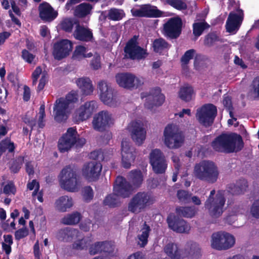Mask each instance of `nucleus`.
<instances>
[{
    "label": "nucleus",
    "mask_w": 259,
    "mask_h": 259,
    "mask_svg": "<svg viewBox=\"0 0 259 259\" xmlns=\"http://www.w3.org/2000/svg\"><path fill=\"white\" fill-rule=\"evenodd\" d=\"M211 146L215 152L229 154L241 151L244 147V143L239 134L222 133L212 141Z\"/></svg>",
    "instance_id": "obj_1"
},
{
    "label": "nucleus",
    "mask_w": 259,
    "mask_h": 259,
    "mask_svg": "<svg viewBox=\"0 0 259 259\" xmlns=\"http://www.w3.org/2000/svg\"><path fill=\"white\" fill-rule=\"evenodd\" d=\"M113 187V194L107 195L103 201L105 205L114 207L118 203V196L126 198L130 196L133 192V187L122 176H118L115 181Z\"/></svg>",
    "instance_id": "obj_2"
},
{
    "label": "nucleus",
    "mask_w": 259,
    "mask_h": 259,
    "mask_svg": "<svg viewBox=\"0 0 259 259\" xmlns=\"http://www.w3.org/2000/svg\"><path fill=\"white\" fill-rule=\"evenodd\" d=\"M193 173L197 179L210 184L215 183L219 176L216 164L212 161L206 160L195 165Z\"/></svg>",
    "instance_id": "obj_3"
},
{
    "label": "nucleus",
    "mask_w": 259,
    "mask_h": 259,
    "mask_svg": "<svg viewBox=\"0 0 259 259\" xmlns=\"http://www.w3.org/2000/svg\"><path fill=\"white\" fill-rule=\"evenodd\" d=\"M149 159L154 172L156 174H164L160 179V181L157 178L153 179L152 182L153 185L152 186V187L155 188L161 182L166 181V177L164 174L167 167V163L163 153L158 149L152 150L150 154Z\"/></svg>",
    "instance_id": "obj_4"
},
{
    "label": "nucleus",
    "mask_w": 259,
    "mask_h": 259,
    "mask_svg": "<svg viewBox=\"0 0 259 259\" xmlns=\"http://www.w3.org/2000/svg\"><path fill=\"white\" fill-rule=\"evenodd\" d=\"M215 190L214 189L210 191L209 196L205 202L204 206L208 210L210 217L213 218H218L224 212L226 198L223 191L219 190L215 195Z\"/></svg>",
    "instance_id": "obj_5"
},
{
    "label": "nucleus",
    "mask_w": 259,
    "mask_h": 259,
    "mask_svg": "<svg viewBox=\"0 0 259 259\" xmlns=\"http://www.w3.org/2000/svg\"><path fill=\"white\" fill-rule=\"evenodd\" d=\"M85 143L86 140L84 138L79 137L76 128L69 127L59 139L58 147L59 151L64 153L70 150L74 145L77 148H81Z\"/></svg>",
    "instance_id": "obj_6"
},
{
    "label": "nucleus",
    "mask_w": 259,
    "mask_h": 259,
    "mask_svg": "<svg viewBox=\"0 0 259 259\" xmlns=\"http://www.w3.org/2000/svg\"><path fill=\"white\" fill-rule=\"evenodd\" d=\"M155 201L152 192H139L131 199L128 204V210L134 213H138L146 207L152 205Z\"/></svg>",
    "instance_id": "obj_7"
},
{
    "label": "nucleus",
    "mask_w": 259,
    "mask_h": 259,
    "mask_svg": "<svg viewBox=\"0 0 259 259\" xmlns=\"http://www.w3.org/2000/svg\"><path fill=\"white\" fill-rule=\"evenodd\" d=\"M59 182L61 187L69 192H75L79 185V177L70 165L63 168L59 175Z\"/></svg>",
    "instance_id": "obj_8"
},
{
    "label": "nucleus",
    "mask_w": 259,
    "mask_h": 259,
    "mask_svg": "<svg viewBox=\"0 0 259 259\" xmlns=\"http://www.w3.org/2000/svg\"><path fill=\"white\" fill-rule=\"evenodd\" d=\"M78 100L77 94L71 92L66 98H60L56 101L54 107V119L58 122L65 121L67 119V110L70 103H75Z\"/></svg>",
    "instance_id": "obj_9"
},
{
    "label": "nucleus",
    "mask_w": 259,
    "mask_h": 259,
    "mask_svg": "<svg viewBox=\"0 0 259 259\" xmlns=\"http://www.w3.org/2000/svg\"><path fill=\"white\" fill-rule=\"evenodd\" d=\"M164 142L169 149H178L184 142L185 137L180 131L177 125L174 124H167L163 132Z\"/></svg>",
    "instance_id": "obj_10"
},
{
    "label": "nucleus",
    "mask_w": 259,
    "mask_h": 259,
    "mask_svg": "<svg viewBox=\"0 0 259 259\" xmlns=\"http://www.w3.org/2000/svg\"><path fill=\"white\" fill-rule=\"evenodd\" d=\"M235 243V237L229 233L218 232L211 236V247L218 250L228 249L233 247Z\"/></svg>",
    "instance_id": "obj_11"
},
{
    "label": "nucleus",
    "mask_w": 259,
    "mask_h": 259,
    "mask_svg": "<svg viewBox=\"0 0 259 259\" xmlns=\"http://www.w3.org/2000/svg\"><path fill=\"white\" fill-rule=\"evenodd\" d=\"M217 115V107L212 104H206L197 110L196 116L199 122L205 127L211 126Z\"/></svg>",
    "instance_id": "obj_12"
},
{
    "label": "nucleus",
    "mask_w": 259,
    "mask_h": 259,
    "mask_svg": "<svg viewBox=\"0 0 259 259\" xmlns=\"http://www.w3.org/2000/svg\"><path fill=\"white\" fill-rule=\"evenodd\" d=\"M139 35H135L130 39L124 48L125 56L132 60L145 58L147 54L146 50L138 45Z\"/></svg>",
    "instance_id": "obj_13"
},
{
    "label": "nucleus",
    "mask_w": 259,
    "mask_h": 259,
    "mask_svg": "<svg viewBox=\"0 0 259 259\" xmlns=\"http://www.w3.org/2000/svg\"><path fill=\"white\" fill-rule=\"evenodd\" d=\"M183 22L179 17L170 18L163 24V34L170 39L178 38L182 33Z\"/></svg>",
    "instance_id": "obj_14"
},
{
    "label": "nucleus",
    "mask_w": 259,
    "mask_h": 259,
    "mask_svg": "<svg viewBox=\"0 0 259 259\" xmlns=\"http://www.w3.org/2000/svg\"><path fill=\"white\" fill-rule=\"evenodd\" d=\"M161 90L159 87H156L151 89L149 93H141V98H146L145 107L148 109H152L154 106L162 105L165 100V96L161 94Z\"/></svg>",
    "instance_id": "obj_15"
},
{
    "label": "nucleus",
    "mask_w": 259,
    "mask_h": 259,
    "mask_svg": "<svg viewBox=\"0 0 259 259\" xmlns=\"http://www.w3.org/2000/svg\"><path fill=\"white\" fill-rule=\"evenodd\" d=\"M117 83L123 88L132 90L138 88L144 84L143 79L136 77L134 74L128 73H118L115 76Z\"/></svg>",
    "instance_id": "obj_16"
},
{
    "label": "nucleus",
    "mask_w": 259,
    "mask_h": 259,
    "mask_svg": "<svg viewBox=\"0 0 259 259\" xmlns=\"http://www.w3.org/2000/svg\"><path fill=\"white\" fill-rule=\"evenodd\" d=\"M179 217L173 213H169L166 219L168 227L177 233H188L191 229L189 224Z\"/></svg>",
    "instance_id": "obj_17"
},
{
    "label": "nucleus",
    "mask_w": 259,
    "mask_h": 259,
    "mask_svg": "<svg viewBox=\"0 0 259 259\" xmlns=\"http://www.w3.org/2000/svg\"><path fill=\"white\" fill-rule=\"evenodd\" d=\"M72 49V42L67 39H63L54 44L53 55L55 59L61 60L67 57Z\"/></svg>",
    "instance_id": "obj_18"
},
{
    "label": "nucleus",
    "mask_w": 259,
    "mask_h": 259,
    "mask_svg": "<svg viewBox=\"0 0 259 259\" xmlns=\"http://www.w3.org/2000/svg\"><path fill=\"white\" fill-rule=\"evenodd\" d=\"M92 123L96 131L104 132L113 123L112 115L107 111H100L94 117Z\"/></svg>",
    "instance_id": "obj_19"
},
{
    "label": "nucleus",
    "mask_w": 259,
    "mask_h": 259,
    "mask_svg": "<svg viewBox=\"0 0 259 259\" xmlns=\"http://www.w3.org/2000/svg\"><path fill=\"white\" fill-rule=\"evenodd\" d=\"M102 169L100 162L91 161L84 164L82 174L89 182H95L98 180Z\"/></svg>",
    "instance_id": "obj_20"
},
{
    "label": "nucleus",
    "mask_w": 259,
    "mask_h": 259,
    "mask_svg": "<svg viewBox=\"0 0 259 259\" xmlns=\"http://www.w3.org/2000/svg\"><path fill=\"white\" fill-rule=\"evenodd\" d=\"M97 89L100 93V99L105 104L111 106L114 103L116 92L108 85L105 81H100L98 83Z\"/></svg>",
    "instance_id": "obj_21"
},
{
    "label": "nucleus",
    "mask_w": 259,
    "mask_h": 259,
    "mask_svg": "<svg viewBox=\"0 0 259 259\" xmlns=\"http://www.w3.org/2000/svg\"><path fill=\"white\" fill-rule=\"evenodd\" d=\"M97 108L96 102L91 101L85 102L77 109L74 113V118L76 122L85 120L91 117Z\"/></svg>",
    "instance_id": "obj_22"
},
{
    "label": "nucleus",
    "mask_w": 259,
    "mask_h": 259,
    "mask_svg": "<svg viewBox=\"0 0 259 259\" xmlns=\"http://www.w3.org/2000/svg\"><path fill=\"white\" fill-rule=\"evenodd\" d=\"M131 13L134 17L146 18H159L163 14L157 7L150 4L142 5L139 9H132Z\"/></svg>",
    "instance_id": "obj_23"
},
{
    "label": "nucleus",
    "mask_w": 259,
    "mask_h": 259,
    "mask_svg": "<svg viewBox=\"0 0 259 259\" xmlns=\"http://www.w3.org/2000/svg\"><path fill=\"white\" fill-rule=\"evenodd\" d=\"M131 137L138 145H141L146 139V131L143 124L138 121H133L128 126Z\"/></svg>",
    "instance_id": "obj_24"
},
{
    "label": "nucleus",
    "mask_w": 259,
    "mask_h": 259,
    "mask_svg": "<svg viewBox=\"0 0 259 259\" xmlns=\"http://www.w3.org/2000/svg\"><path fill=\"white\" fill-rule=\"evenodd\" d=\"M38 10L39 17L45 22H51L58 16V13L48 3L44 2L40 4Z\"/></svg>",
    "instance_id": "obj_25"
},
{
    "label": "nucleus",
    "mask_w": 259,
    "mask_h": 259,
    "mask_svg": "<svg viewBox=\"0 0 259 259\" xmlns=\"http://www.w3.org/2000/svg\"><path fill=\"white\" fill-rule=\"evenodd\" d=\"M237 14L231 12L226 22V30L229 32H233L240 27L243 19V11L239 7L236 9Z\"/></svg>",
    "instance_id": "obj_26"
},
{
    "label": "nucleus",
    "mask_w": 259,
    "mask_h": 259,
    "mask_svg": "<svg viewBox=\"0 0 259 259\" xmlns=\"http://www.w3.org/2000/svg\"><path fill=\"white\" fill-rule=\"evenodd\" d=\"M75 30L73 32L74 38L78 40L88 42L92 40L93 35L92 31L88 28L81 25L78 21H75Z\"/></svg>",
    "instance_id": "obj_27"
},
{
    "label": "nucleus",
    "mask_w": 259,
    "mask_h": 259,
    "mask_svg": "<svg viewBox=\"0 0 259 259\" xmlns=\"http://www.w3.org/2000/svg\"><path fill=\"white\" fill-rule=\"evenodd\" d=\"M79 233V232L77 229L66 227L58 232L57 237L60 241L69 242L78 237Z\"/></svg>",
    "instance_id": "obj_28"
},
{
    "label": "nucleus",
    "mask_w": 259,
    "mask_h": 259,
    "mask_svg": "<svg viewBox=\"0 0 259 259\" xmlns=\"http://www.w3.org/2000/svg\"><path fill=\"white\" fill-rule=\"evenodd\" d=\"M76 83L84 95H90L92 94L94 88L92 81L89 77H81L78 78Z\"/></svg>",
    "instance_id": "obj_29"
},
{
    "label": "nucleus",
    "mask_w": 259,
    "mask_h": 259,
    "mask_svg": "<svg viewBox=\"0 0 259 259\" xmlns=\"http://www.w3.org/2000/svg\"><path fill=\"white\" fill-rule=\"evenodd\" d=\"M198 209L194 206H178L176 208L177 214L181 217L192 218L197 213Z\"/></svg>",
    "instance_id": "obj_30"
},
{
    "label": "nucleus",
    "mask_w": 259,
    "mask_h": 259,
    "mask_svg": "<svg viewBox=\"0 0 259 259\" xmlns=\"http://www.w3.org/2000/svg\"><path fill=\"white\" fill-rule=\"evenodd\" d=\"M93 7L89 3H82L76 6L74 10V15L79 18H82L91 14Z\"/></svg>",
    "instance_id": "obj_31"
},
{
    "label": "nucleus",
    "mask_w": 259,
    "mask_h": 259,
    "mask_svg": "<svg viewBox=\"0 0 259 259\" xmlns=\"http://www.w3.org/2000/svg\"><path fill=\"white\" fill-rule=\"evenodd\" d=\"M194 93L193 87L189 84H185L180 88L178 96L182 101L188 102L192 100Z\"/></svg>",
    "instance_id": "obj_32"
},
{
    "label": "nucleus",
    "mask_w": 259,
    "mask_h": 259,
    "mask_svg": "<svg viewBox=\"0 0 259 259\" xmlns=\"http://www.w3.org/2000/svg\"><path fill=\"white\" fill-rule=\"evenodd\" d=\"M185 250L187 256L191 259L198 258L201 255V249L196 242L188 243Z\"/></svg>",
    "instance_id": "obj_33"
},
{
    "label": "nucleus",
    "mask_w": 259,
    "mask_h": 259,
    "mask_svg": "<svg viewBox=\"0 0 259 259\" xmlns=\"http://www.w3.org/2000/svg\"><path fill=\"white\" fill-rule=\"evenodd\" d=\"M166 254L171 259H182L181 250L179 248L177 244L175 243H168L164 247Z\"/></svg>",
    "instance_id": "obj_34"
},
{
    "label": "nucleus",
    "mask_w": 259,
    "mask_h": 259,
    "mask_svg": "<svg viewBox=\"0 0 259 259\" xmlns=\"http://www.w3.org/2000/svg\"><path fill=\"white\" fill-rule=\"evenodd\" d=\"M56 205L58 210L65 212L73 205L72 199L67 196H63L56 201Z\"/></svg>",
    "instance_id": "obj_35"
},
{
    "label": "nucleus",
    "mask_w": 259,
    "mask_h": 259,
    "mask_svg": "<svg viewBox=\"0 0 259 259\" xmlns=\"http://www.w3.org/2000/svg\"><path fill=\"white\" fill-rule=\"evenodd\" d=\"M24 162V157L19 156L12 159L8 163V166L11 173L17 174L19 172Z\"/></svg>",
    "instance_id": "obj_36"
},
{
    "label": "nucleus",
    "mask_w": 259,
    "mask_h": 259,
    "mask_svg": "<svg viewBox=\"0 0 259 259\" xmlns=\"http://www.w3.org/2000/svg\"><path fill=\"white\" fill-rule=\"evenodd\" d=\"M170 45L163 38L155 39L152 43V47L154 52L161 54L163 51L168 49Z\"/></svg>",
    "instance_id": "obj_37"
},
{
    "label": "nucleus",
    "mask_w": 259,
    "mask_h": 259,
    "mask_svg": "<svg viewBox=\"0 0 259 259\" xmlns=\"http://www.w3.org/2000/svg\"><path fill=\"white\" fill-rule=\"evenodd\" d=\"M128 179L136 188L139 187L143 181L142 173L140 170H133L128 174Z\"/></svg>",
    "instance_id": "obj_38"
},
{
    "label": "nucleus",
    "mask_w": 259,
    "mask_h": 259,
    "mask_svg": "<svg viewBox=\"0 0 259 259\" xmlns=\"http://www.w3.org/2000/svg\"><path fill=\"white\" fill-rule=\"evenodd\" d=\"M11 5L12 11L11 10L9 11V15L10 17L12 22L20 28L21 27V23L20 21L17 18H16L13 13V12L16 15L20 17L22 15V13L20 8L18 7V6H17L14 1H11Z\"/></svg>",
    "instance_id": "obj_39"
},
{
    "label": "nucleus",
    "mask_w": 259,
    "mask_h": 259,
    "mask_svg": "<svg viewBox=\"0 0 259 259\" xmlns=\"http://www.w3.org/2000/svg\"><path fill=\"white\" fill-rule=\"evenodd\" d=\"M121 155L123 158V160L126 159L131 160H135V155L133 153L130 143L125 140H122L121 143Z\"/></svg>",
    "instance_id": "obj_40"
},
{
    "label": "nucleus",
    "mask_w": 259,
    "mask_h": 259,
    "mask_svg": "<svg viewBox=\"0 0 259 259\" xmlns=\"http://www.w3.org/2000/svg\"><path fill=\"white\" fill-rule=\"evenodd\" d=\"M186 0H164V4L168 5L179 11H184L187 9Z\"/></svg>",
    "instance_id": "obj_41"
},
{
    "label": "nucleus",
    "mask_w": 259,
    "mask_h": 259,
    "mask_svg": "<svg viewBox=\"0 0 259 259\" xmlns=\"http://www.w3.org/2000/svg\"><path fill=\"white\" fill-rule=\"evenodd\" d=\"M209 27V25L205 21L194 23L193 24V33L197 37L202 34L204 30Z\"/></svg>",
    "instance_id": "obj_42"
},
{
    "label": "nucleus",
    "mask_w": 259,
    "mask_h": 259,
    "mask_svg": "<svg viewBox=\"0 0 259 259\" xmlns=\"http://www.w3.org/2000/svg\"><path fill=\"white\" fill-rule=\"evenodd\" d=\"M196 54V50L190 49L184 53L181 58V66L183 69H187L190 60L193 58Z\"/></svg>",
    "instance_id": "obj_43"
},
{
    "label": "nucleus",
    "mask_w": 259,
    "mask_h": 259,
    "mask_svg": "<svg viewBox=\"0 0 259 259\" xmlns=\"http://www.w3.org/2000/svg\"><path fill=\"white\" fill-rule=\"evenodd\" d=\"M80 219V214L78 212H75L64 217L62 219V223L65 225H75L78 223Z\"/></svg>",
    "instance_id": "obj_44"
},
{
    "label": "nucleus",
    "mask_w": 259,
    "mask_h": 259,
    "mask_svg": "<svg viewBox=\"0 0 259 259\" xmlns=\"http://www.w3.org/2000/svg\"><path fill=\"white\" fill-rule=\"evenodd\" d=\"M220 41V37L216 32L208 33L204 39V45L208 47H211L214 45L215 42Z\"/></svg>",
    "instance_id": "obj_45"
},
{
    "label": "nucleus",
    "mask_w": 259,
    "mask_h": 259,
    "mask_svg": "<svg viewBox=\"0 0 259 259\" xmlns=\"http://www.w3.org/2000/svg\"><path fill=\"white\" fill-rule=\"evenodd\" d=\"M191 195H192L191 193L184 190H179L177 193V196L179 202L184 204L190 203Z\"/></svg>",
    "instance_id": "obj_46"
},
{
    "label": "nucleus",
    "mask_w": 259,
    "mask_h": 259,
    "mask_svg": "<svg viewBox=\"0 0 259 259\" xmlns=\"http://www.w3.org/2000/svg\"><path fill=\"white\" fill-rule=\"evenodd\" d=\"M124 16L123 10L115 8L111 9L108 12V18L113 21H119Z\"/></svg>",
    "instance_id": "obj_47"
},
{
    "label": "nucleus",
    "mask_w": 259,
    "mask_h": 259,
    "mask_svg": "<svg viewBox=\"0 0 259 259\" xmlns=\"http://www.w3.org/2000/svg\"><path fill=\"white\" fill-rule=\"evenodd\" d=\"M91 242L89 238H83L74 242L72 244V248L76 250L87 249Z\"/></svg>",
    "instance_id": "obj_48"
},
{
    "label": "nucleus",
    "mask_w": 259,
    "mask_h": 259,
    "mask_svg": "<svg viewBox=\"0 0 259 259\" xmlns=\"http://www.w3.org/2000/svg\"><path fill=\"white\" fill-rule=\"evenodd\" d=\"M86 48L83 46H77L76 47L73 52L72 58L74 60H80L85 58Z\"/></svg>",
    "instance_id": "obj_49"
},
{
    "label": "nucleus",
    "mask_w": 259,
    "mask_h": 259,
    "mask_svg": "<svg viewBox=\"0 0 259 259\" xmlns=\"http://www.w3.org/2000/svg\"><path fill=\"white\" fill-rule=\"evenodd\" d=\"M75 21L70 18H65L60 23L61 28L66 32H71L72 31L74 25H75Z\"/></svg>",
    "instance_id": "obj_50"
},
{
    "label": "nucleus",
    "mask_w": 259,
    "mask_h": 259,
    "mask_svg": "<svg viewBox=\"0 0 259 259\" xmlns=\"http://www.w3.org/2000/svg\"><path fill=\"white\" fill-rule=\"evenodd\" d=\"M82 193L84 201L87 202H90L94 197L93 189L90 186H85L83 188Z\"/></svg>",
    "instance_id": "obj_51"
},
{
    "label": "nucleus",
    "mask_w": 259,
    "mask_h": 259,
    "mask_svg": "<svg viewBox=\"0 0 259 259\" xmlns=\"http://www.w3.org/2000/svg\"><path fill=\"white\" fill-rule=\"evenodd\" d=\"M90 159L98 160L99 162L100 161H103L104 159L103 152L101 149L94 150L91 152L89 154Z\"/></svg>",
    "instance_id": "obj_52"
},
{
    "label": "nucleus",
    "mask_w": 259,
    "mask_h": 259,
    "mask_svg": "<svg viewBox=\"0 0 259 259\" xmlns=\"http://www.w3.org/2000/svg\"><path fill=\"white\" fill-rule=\"evenodd\" d=\"M89 252L91 255L102 253V242H97L91 245L89 248Z\"/></svg>",
    "instance_id": "obj_53"
},
{
    "label": "nucleus",
    "mask_w": 259,
    "mask_h": 259,
    "mask_svg": "<svg viewBox=\"0 0 259 259\" xmlns=\"http://www.w3.org/2000/svg\"><path fill=\"white\" fill-rule=\"evenodd\" d=\"M102 252L110 254L114 252V246L109 241H102Z\"/></svg>",
    "instance_id": "obj_54"
},
{
    "label": "nucleus",
    "mask_w": 259,
    "mask_h": 259,
    "mask_svg": "<svg viewBox=\"0 0 259 259\" xmlns=\"http://www.w3.org/2000/svg\"><path fill=\"white\" fill-rule=\"evenodd\" d=\"M28 235V230L26 228H22L17 230L15 233V238L16 240L20 239L26 237Z\"/></svg>",
    "instance_id": "obj_55"
},
{
    "label": "nucleus",
    "mask_w": 259,
    "mask_h": 259,
    "mask_svg": "<svg viewBox=\"0 0 259 259\" xmlns=\"http://www.w3.org/2000/svg\"><path fill=\"white\" fill-rule=\"evenodd\" d=\"M21 57L24 61L29 64H31L33 62L35 58L34 55L29 53V51L26 49L22 50Z\"/></svg>",
    "instance_id": "obj_56"
},
{
    "label": "nucleus",
    "mask_w": 259,
    "mask_h": 259,
    "mask_svg": "<svg viewBox=\"0 0 259 259\" xmlns=\"http://www.w3.org/2000/svg\"><path fill=\"white\" fill-rule=\"evenodd\" d=\"M250 212L253 217L257 219L259 218V199L253 202L250 209Z\"/></svg>",
    "instance_id": "obj_57"
},
{
    "label": "nucleus",
    "mask_w": 259,
    "mask_h": 259,
    "mask_svg": "<svg viewBox=\"0 0 259 259\" xmlns=\"http://www.w3.org/2000/svg\"><path fill=\"white\" fill-rule=\"evenodd\" d=\"M251 87L253 93L259 99V75L255 77L252 81Z\"/></svg>",
    "instance_id": "obj_58"
},
{
    "label": "nucleus",
    "mask_w": 259,
    "mask_h": 259,
    "mask_svg": "<svg viewBox=\"0 0 259 259\" xmlns=\"http://www.w3.org/2000/svg\"><path fill=\"white\" fill-rule=\"evenodd\" d=\"M239 190L241 191V194H244L248 188V182L245 179H239L236 183Z\"/></svg>",
    "instance_id": "obj_59"
},
{
    "label": "nucleus",
    "mask_w": 259,
    "mask_h": 259,
    "mask_svg": "<svg viewBox=\"0 0 259 259\" xmlns=\"http://www.w3.org/2000/svg\"><path fill=\"white\" fill-rule=\"evenodd\" d=\"M228 191L233 195L241 194V191L239 189L236 184H230L227 187Z\"/></svg>",
    "instance_id": "obj_60"
},
{
    "label": "nucleus",
    "mask_w": 259,
    "mask_h": 259,
    "mask_svg": "<svg viewBox=\"0 0 259 259\" xmlns=\"http://www.w3.org/2000/svg\"><path fill=\"white\" fill-rule=\"evenodd\" d=\"M42 72V69L40 66H37L36 67L34 71L32 72V85H35L37 79L39 78L40 75L41 74Z\"/></svg>",
    "instance_id": "obj_61"
},
{
    "label": "nucleus",
    "mask_w": 259,
    "mask_h": 259,
    "mask_svg": "<svg viewBox=\"0 0 259 259\" xmlns=\"http://www.w3.org/2000/svg\"><path fill=\"white\" fill-rule=\"evenodd\" d=\"M22 121L31 127V130H32L33 126L36 124L35 119L29 117L27 114L25 115L22 117Z\"/></svg>",
    "instance_id": "obj_62"
},
{
    "label": "nucleus",
    "mask_w": 259,
    "mask_h": 259,
    "mask_svg": "<svg viewBox=\"0 0 259 259\" xmlns=\"http://www.w3.org/2000/svg\"><path fill=\"white\" fill-rule=\"evenodd\" d=\"M151 231V229L150 227L147 224L146 222H145L143 225L142 226L140 231V233L138 235L149 237Z\"/></svg>",
    "instance_id": "obj_63"
},
{
    "label": "nucleus",
    "mask_w": 259,
    "mask_h": 259,
    "mask_svg": "<svg viewBox=\"0 0 259 259\" xmlns=\"http://www.w3.org/2000/svg\"><path fill=\"white\" fill-rule=\"evenodd\" d=\"M91 65L94 70H98L101 67L100 57H94L91 62Z\"/></svg>",
    "instance_id": "obj_64"
}]
</instances>
